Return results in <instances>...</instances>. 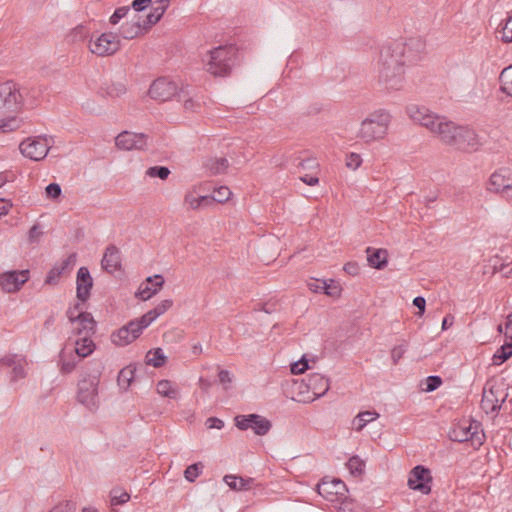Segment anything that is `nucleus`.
Here are the masks:
<instances>
[{"instance_id": "27", "label": "nucleus", "mask_w": 512, "mask_h": 512, "mask_svg": "<svg viewBox=\"0 0 512 512\" xmlns=\"http://www.w3.org/2000/svg\"><path fill=\"white\" fill-rule=\"evenodd\" d=\"M184 202L189 205L190 209L198 210L213 204L215 199L210 195L197 196L194 191H189L184 197Z\"/></svg>"}, {"instance_id": "31", "label": "nucleus", "mask_w": 512, "mask_h": 512, "mask_svg": "<svg viewBox=\"0 0 512 512\" xmlns=\"http://www.w3.org/2000/svg\"><path fill=\"white\" fill-rule=\"evenodd\" d=\"M379 418V413L376 411H364L357 414L353 419V428L356 431H361L368 423Z\"/></svg>"}, {"instance_id": "43", "label": "nucleus", "mask_w": 512, "mask_h": 512, "mask_svg": "<svg viewBox=\"0 0 512 512\" xmlns=\"http://www.w3.org/2000/svg\"><path fill=\"white\" fill-rule=\"evenodd\" d=\"M26 366H27V360L22 357L21 359H19V361L17 362V364H15L11 369H12V373H11V381H18L20 379H23L26 377L27 375V372H26Z\"/></svg>"}, {"instance_id": "55", "label": "nucleus", "mask_w": 512, "mask_h": 512, "mask_svg": "<svg viewBox=\"0 0 512 512\" xmlns=\"http://www.w3.org/2000/svg\"><path fill=\"white\" fill-rule=\"evenodd\" d=\"M22 357L17 354H8L0 359V364L12 368Z\"/></svg>"}, {"instance_id": "26", "label": "nucleus", "mask_w": 512, "mask_h": 512, "mask_svg": "<svg viewBox=\"0 0 512 512\" xmlns=\"http://www.w3.org/2000/svg\"><path fill=\"white\" fill-rule=\"evenodd\" d=\"M367 260L371 267L376 269H383L387 265L388 253L385 249H374L368 247L366 249Z\"/></svg>"}, {"instance_id": "13", "label": "nucleus", "mask_w": 512, "mask_h": 512, "mask_svg": "<svg viewBox=\"0 0 512 512\" xmlns=\"http://www.w3.org/2000/svg\"><path fill=\"white\" fill-rule=\"evenodd\" d=\"M235 425L240 430L252 429L256 435H266L271 427V422L258 414L239 415L235 417Z\"/></svg>"}, {"instance_id": "33", "label": "nucleus", "mask_w": 512, "mask_h": 512, "mask_svg": "<svg viewBox=\"0 0 512 512\" xmlns=\"http://www.w3.org/2000/svg\"><path fill=\"white\" fill-rule=\"evenodd\" d=\"M77 261V254L71 253L66 258H64L60 263L53 266V273L55 276H61L70 272L75 266Z\"/></svg>"}, {"instance_id": "45", "label": "nucleus", "mask_w": 512, "mask_h": 512, "mask_svg": "<svg viewBox=\"0 0 512 512\" xmlns=\"http://www.w3.org/2000/svg\"><path fill=\"white\" fill-rule=\"evenodd\" d=\"M130 495L126 491L120 489H113L111 491V505H122L128 502Z\"/></svg>"}, {"instance_id": "23", "label": "nucleus", "mask_w": 512, "mask_h": 512, "mask_svg": "<svg viewBox=\"0 0 512 512\" xmlns=\"http://www.w3.org/2000/svg\"><path fill=\"white\" fill-rule=\"evenodd\" d=\"M101 265L102 268L109 273H112L121 267V255L116 246L110 245L106 248Z\"/></svg>"}, {"instance_id": "51", "label": "nucleus", "mask_w": 512, "mask_h": 512, "mask_svg": "<svg viewBox=\"0 0 512 512\" xmlns=\"http://www.w3.org/2000/svg\"><path fill=\"white\" fill-rule=\"evenodd\" d=\"M441 384H442L441 377H439V376H428L426 378V387H425L424 390L426 392H432V391L436 390L437 388H439Z\"/></svg>"}, {"instance_id": "1", "label": "nucleus", "mask_w": 512, "mask_h": 512, "mask_svg": "<svg viewBox=\"0 0 512 512\" xmlns=\"http://www.w3.org/2000/svg\"><path fill=\"white\" fill-rule=\"evenodd\" d=\"M426 52V42L420 37L405 41L395 40L384 45L378 60L377 82L387 92L400 91L405 86V66L421 59Z\"/></svg>"}, {"instance_id": "5", "label": "nucleus", "mask_w": 512, "mask_h": 512, "mask_svg": "<svg viewBox=\"0 0 512 512\" xmlns=\"http://www.w3.org/2000/svg\"><path fill=\"white\" fill-rule=\"evenodd\" d=\"M486 191L502 197L511 196L512 192V169L500 167L496 169L486 182Z\"/></svg>"}, {"instance_id": "4", "label": "nucleus", "mask_w": 512, "mask_h": 512, "mask_svg": "<svg viewBox=\"0 0 512 512\" xmlns=\"http://www.w3.org/2000/svg\"><path fill=\"white\" fill-rule=\"evenodd\" d=\"M236 55L237 49L233 45L215 47L203 59L204 67L214 76H227L235 65Z\"/></svg>"}, {"instance_id": "9", "label": "nucleus", "mask_w": 512, "mask_h": 512, "mask_svg": "<svg viewBox=\"0 0 512 512\" xmlns=\"http://www.w3.org/2000/svg\"><path fill=\"white\" fill-rule=\"evenodd\" d=\"M148 325L140 317L132 320L111 335L112 342L117 346H125L137 339Z\"/></svg>"}, {"instance_id": "41", "label": "nucleus", "mask_w": 512, "mask_h": 512, "mask_svg": "<svg viewBox=\"0 0 512 512\" xmlns=\"http://www.w3.org/2000/svg\"><path fill=\"white\" fill-rule=\"evenodd\" d=\"M346 466L353 476H360L364 472L365 469V461L362 460L359 456L351 457Z\"/></svg>"}, {"instance_id": "3", "label": "nucleus", "mask_w": 512, "mask_h": 512, "mask_svg": "<svg viewBox=\"0 0 512 512\" xmlns=\"http://www.w3.org/2000/svg\"><path fill=\"white\" fill-rule=\"evenodd\" d=\"M391 120L392 116L387 110H375L362 120L357 137L365 144L381 141L388 134Z\"/></svg>"}, {"instance_id": "18", "label": "nucleus", "mask_w": 512, "mask_h": 512, "mask_svg": "<svg viewBox=\"0 0 512 512\" xmlns=\"http://www.w3.org/2000/svg\"><path fill=\"white\" fill-rule=\"evenodd\" d=\"M164 282V278L160 274L147 277L139 286L136 297L143 301L150 299L163 287Z\"/></svg>"}, {"instance_id": "42", "label": "nucleus", "mask_w": 512, "mask_h": 512, "mask_svg": "<svg viewBox=\"0 0 512 512\" xmlns=\"http://www.w3.org/2000/svg\"><path fill=\"white\" fill-rule=\"evenodd\" d=\"M88 36V30L83 25H78L72 29L67 35L69 43H78L84 41Z\"/></svg>"}, {"instance_id": "7", "label": "nucleus", "mask_w": 512, "mask_h": 512, "mask_svg": "<svg viewBox=\"0 0 512 512\" xmlns=\"http://www.w3.org/2000/svg\"><path fill=\"white\" fill-rule=\"evenodd\" d=\"M317 492L329 502H341L342 504L347 499L348 490L342 480L333 478L331 480L323 479L317 485Z\"/></svg>"}, {"instance_id": "34", "label": "nucleus", "mask_w": 512, "mask_h": 512, "mask_svg": "<svg viewBox=\"0 0 512 512\" xmlns=\"http://www.w3.org/2000/svg\"><path fill=\"white\" fill-rule=\"evenodd\" d=\"M166 359L167 357L163 350L161 348H156L147 352L145 363L155 368H160L165 364Z\"/></svg>"}, {"instance_id": "60", "label": "nucleus", "mask_w": 512, "mask_h": 512, "mask_svg": "<svg viewBox=\"0 0 512 512\" xmlns=\"http://www.w3.org/2000/svg\"><path fill=\"white\" fill-rule=\"evenodd\" d=\"M205 424L208 429H222L224 427V422L216 417H209Z\"/></svg>"}, {"instance_id": "22", "label": "nucleus", "mask_w": 512, "mask_h": 512, "mask_svg": "<svg viewBox=\"0 0 512 512\" xmlns=\"http://www.w3.org/2000/svg\"><path fill=\"white\" fill-rule=\"evenodd\" d=\"M306 387L313 393L314 399H316L326 394L330 388V383L323 375L313 373L307 377Z\"/></svg>"}, {"instance_id": "57", "label": "nucleus", "mask_w": 512, "mask_h": 512, "mask_svg": "<svg viewBox=\"0 0 512 512\" xmlns=\"http://www.w3.org/2000/svg\"><path fill=\"white\" fill-rule=\"evenodd\" d=\"M75 505L71 502H61L55 505L50 512H75Z\"/></svg>"}, {"instance_id": "38", "label": "nucleus", "mask_w": 512, "mask_h": 512, "mask_svg": "<svg viewBox=\"0 0 512 512\" xmlns=\"http://www.w3.org/2000/svg\"><path fill=\"white\" fill-rule=\"evenodd\" d=\"M142 28L139 22H126L120 28V35L124 39H134L141 33Z\"/></svg>"}, {"instance_id": "12", "label": "nucleus", "mask_w": 512, "mask_h": 512, "mask_svg": "<svg viewBox=\"0 0 512 512\" xmlns=\"http://www.w3.org/2000/svg\"><path fill=\"white\" fill-rule=\"evenodd\" d=\"M77 398L89 410L98 407V381L96 378L88 377L79 381Z\"/></svg>"}, {"instance_id": "54", "label": "nucleus", "mask_w": 512, "mask_h": 512, "mask_svg": "<svg viewBox=\"0 0 512 512\" xmlns=\"http://www.w3.org/2000/svg\"><path fill=\"white\" fill-rule=\"evenodd\" d=\"M362 163V159L359 154L350 153L346 158V165L348 168L356 170Z\"/></svg>"}, {"instance_id": "49", "label": "nucleus", "mask_w": 512, "mask_h": 512, "mask_svg": "<svg viewBox=\"0 0 512 512\" xmlns=\"http://www.w3.org/2000/svg\"><path fill=\"white\" fill-rule=\"evenodd\" d=\"M130 11V8L128 6H122L117 8L114 13L111 15L109 22L112 25H116L119 23L121 19H123L127 13Z\"/></svg>"}, {"instance_id": "62", "label": "nucleus", "mask_w": 512, "mask_h": 512, "mask_svg": "<svg viewBox=\"0 0 512 512\" xmlns=\"http://www.w3.org/2000/svg\"><path fill=\"white\" fill-rule=\"evenodd\" d=\"M218 377L219 382L225 387L232 382V376L228 370H220Z\"/></svg>"}, {"instance_id": "48", "label": "nucleus", "mask_w": 512, "mask_h": 512, "mask_svg": "<svg viewBox=\"0 0 512 512\" xmlns=\"http://www.w3.org/2000/svg\"><path fill=\"white\" fill-rule=\"evenodd\" d=\"M501 33H502L501 38H502L503 42H505V43L512 42V15L506 19V22H505L504 26L502 27Z\"/></svg>"}, {"instance_id": "16", "label": "nucleus", "mask_w": 512, "mask_h": 512, "mask_svg": "<svg viewBox=\"0 0 512 512\" xmlns=\"http://www.w3.org/2000/svg\"><path fill=\"white\" fill-rule=\"evenodd\" d=\"M432 477L430 470L422 465L414 467L408 478V486L410 489L418 490L423 494H428L431 491Z\"/></svg>"}, {"instance_id": "52", "label": "nucleus", "mask_w": 512, "mask_h": 512, "mask_svg": "<svg viewBox=\"0 0 512 512\" xmlns=\"http://www.w3.org/2000/svg\"><path fill=\"white\" fill-rule=\"evenodd\" d=\"M231 191L228 187H220L215 191V196H212L215 199V202H225L227 201L231 196Z\"/></svg>"}, {"instance_id": "10", "label": "nucleus", "mask_w": 512, "mask_h": 512, "mask_svg": "<svg viewBox=\"0 0 512 512\" xmlns=\"http://www.w3.org/2000/svg\"><path fill=\"white\" fill-rule=\"evenodd\" d=\"M180 90L174 81L160 77L152 82L148 94L155 101L165 102L177 97Z\"/></svg>"}, {"instance_id": "30", "label": "nucleus", "mask_w": 512, "mask_h": 512, "mask_svg": "<svg viewBox=\"0 0 512 512\" xmlns=\"http://www.w3.org/2000/svg\"><path fill=\"white\" fill-rule=\"evenodd\" d=\"M94 349L95 344L91 336H82L75 340V353L81 358L91 355Z\"/></svg>"}, {"instance_id": "50", "label": "nucleus", "mask_w": 512, "mask_h": 512, "mask_svg": "<svg viewBox=\"0 0 512 512\" xmlns=\"http://www.w3.org/2000/svg\"><path fill=\"white\" fill-rule=\"evenodd\" d=\"M61 191V187L57 183H50L45 188L46 196L53 200L58 199L60 197Z\"/></svg>"}, {"instance_id": "44", "label": "nucleus", "mask_w": 512, "mask_h": 512, "mask_svg": "<svg viewBox=\"0 0 512 512\" xmlns=\"http://www.w3.org/2000/svg\"><path fill=\"white\" fill-rule=\"evenodd\" d=\"M145 174L151 178L165 180L170 175V170L165 166H152L146 170Z\"/></svg>"}, {"instance_id": "40", "label": "nucleus", "mask_w": 512, "mask_h": 512, "mask_svg": "<svg viewBox=\"0 0 512 512\" xmlns=\"http://www.w3.org/2000/svg\"><path fill=\"white\" fill-rule=\"evenodd\" d=\"M157 392L168 398H176L177 397V389L174 387L173 383L169 380H160L156 385Z\"/></svg>"}, {"instance_id": "47", "label": "nucleus", "mask_w": 512, "mask_h": 512, "mask_svg": "<svg viewBox=\"0 0 512 512\" xmlns=\"http://www.w3.org/2000/svg\"><path fill=\"white\" fill-rule=\"evenodd\" d=\"M20 126V121L14 117L0 120V132L7 133L16 130Z\"/></svg>"}, {"instance_id": "59", "label": "nucleus", "mask_w": 512, "mask_h": 512, "mask_svg": "<svg viewBox=\"0 0 512 512\" xmlns=\"http://www.w3.org/2000/svg\"><path fill=\"white\" fill-rule=\"evenodd\" d=\"M79 312H83L81 307H80V304H76L74 307H71L67 310L66 312V315L69 319V322L71 324L75 323V321L78 320V313Z\"/></svg>"}, {"instance_id": "17", "label": "nucleus", "mask_w": 512, "mask_h": 512, "mask_svg": "<svg viewBox=\"0 0 512 512\" xmlns=\"http://www.w3.org/2000/svg\"><path fill=\"white\" fill-rule=\"evenodd\" d=\"M29 279V270L8 271L0 275V287L8 293L18 291Z\"/></svg>"}, {"instance_id": "20", "label": "nucleus", "mask_w": 512, "mask_h": 512, "mask_svg": "<svg viewBox=\"0 0 512 512\" xmlns=\"http://www.w3.org/2000/svg\"><path fill=\"white\" fill-rule=\"evenodd\" d=\"M72 325V332L75 335L91 336L95 333L96 322L88 312H79L78 320Z\"/></svg>"}, {"instance_id": "64", "label": "nucleus", "mask_w": 512, "mask_h": 512, "mask_svg": "<svg viewBox=\"0 0 512 512\" xmlns=\"http://www.w3.org/2000/svg\"><path fill=\"white\" fill-rule=\"evenodd\" d=\"M152 0H134L131 4L135 11H143Z\"/></svg>"}, {"instance_id": "14", "label": "nucleus", "mask_w": 512, "mask_h": 512, "mask_svg": "<svg viewBox=\"0 0 512 512\" xmlns=\"http://www.w3.org/2000/svg\"><path fill=\"white\" fill-rule=\"evenodd\" d=\"M22 102L16 84L5 82L0 84V114L15 111Z\"/></svg>"}, {"instance_id": "61", "label": "nucleus", "mask_w": 512, "mask_h": 512, "mask_svg": "<svg viewBox=\"0 0 512 512\" xmlns=\"http://www.w3.org/2000/svg\"><path fill=\"white\" fill-rule=\"evenodd\" d=\"M76 367V361L75 358L71 359H62L61 361V371L64 373H70L72 372Z\"/></svg>"}, {"instance_id": "37", "label": "nucleus", "mask_w": 512, "mask_h": 512, "mask_svg": "<svg viewBox=\"0 0 512 512\" xmlns=\"http://www.w3.org/2000/svg\"><path fill=\"white\" fill-rule=\"evenodd\" d=\"M499 80L501 91L512 97V65L502 70Z\"/></svg>"}, {"instance_id": "25", "label": "nucleus", "mask_w": 512, "mask_h": 512, "mask_svg": "<svg viewBox=\"0 0 512 512\" xmlns=\"http://www.w3.org/2000/svg\"><path fill=\"white\" fill-rule=\"evenodd\" d=\"M223 481L231 490L238 492L250 490L254 484V479L252 478H243L233 474L225 475Z\"/></svg>"}, {"instance_id": "35", "label": "nucleus", "mask_w": 512, "mask_h": 512, "mask_svg": "<svg viewBox=\"0 0 512 512\" xmlns=\"http://www.w3.org/2000/svg\"><path fill=\"white\" fill-rule=\"evenodd\" d=\"M229 166V162L226 158H211L205 163V167L210 171L211 174L217 175L226 171Z\"/></svg>"}, {"instance_id": "28", "label": "nucleus", "mask_w": 512, "mask_h": 512, "mask_svg": "<svg viewBox=\"0 0 512 512\" xmlns=\"http://www.w3.org/2000/svg\"><path fill=\"white\" fill-rule=\"evenodd\" d=\"M169 6V0H160L157 2L156 6L152 8V11L147 15L146 21L143 23V28H150L152 25L156 24Z\"/></svg>"}, {"instance_id": "58", "label": "nucleus", "mask_w": 512, "mask_h": 512, "mask_svg": "<svg viewBox=\"0 0 512 512\" xmlns=\"http://www.w3.org/2000/svg\"><path fill=\"white\" fill-rule=\"evenodd\" d=\"M307 368H308V363L304 358H302L300 361L295 362L291 366V372L295 375H298V374L304 373Z\"/></svg>"}, {"instance_id": "19", "label": "nucleus", "mask_w": 512, "mask_h": 512, "mask_svg": "<svg viewBox=\"0 0 512 512\" xmlns=\"http://www.w3.org/2000/svg\"><path fill=\"white\" fill-rule=\"evenodd\" d=\"M76 296L82 303L90 297V291L93 286V279L87 267H80L76 278Z\"/></svg>"}, {"instance_id": "21", "label": "nucleus", "mask_w": 512, "mask_h": 512, "mask_svg": "<svg viewBox=\"0 0 512 512\" xmlns=\"http://www.w3.org/2000/svg\"><path fill=\"white\" fill-rule=\"evenodd\" d=\"M478 424L460 423L455 426L449 433L450 439L455 442H465L474 438L477 434Z\"/></svg>"}, {"instance_id": "29", "label": "nucleus", "mask_w": 512, "mask_h": 512, "mask_svg": "<svg viewBox=\"0 0 512 512\" xmlns=\"http://www.w3.org/2000/svg\"><path fill=\"white\" fill-rule=\"evenodd\" d=\"M173 305V301L171 299H165L156 305L155 308L149 310L147 313L142 315L143 323L148 326L154 322L159 316L164 314L169 308Z\"/></svg>"}, {"instance_id": "11", "label": "nucleus", "mask_w": 512, "mask_h": 512, "mask_svg": "<svg viewBox=\"0 0 512 512\" xmlns=\"http://www.w3.org/2000/svg\"><path fill=\"white\" fill-rule=\"evenodd\" d=\"M19 149L23 156L40 161L46 157L50 149V140L47 137H35L22 141Z\"/></svg>"}, {"instance_id": "46", "label": "nucleus", "mask_w": 512, "mask_h": 512, "mask_svg": "<svg viewBox=\"0 0 512 512\" xmlns=\"http://www.w3.org/2000/svg\"><path fill=\"white\" fill-rule=\"evenodd\" d=\"M203 469L201 463H194L186 468L184 471V477L188 482H194L195 479L200 475Z\"/></svg>"}, {"instance_id": "32", "label": "nucleus", "mask_w": 512, "mask_h": 512, "mask_svg": "<svg viewBox=\"0 0 512 512\" xmlns=\"http://www.w3.org/2000/svg\"><path fill=\"white\" fill-rule=\"evenodd\" d=\"M177 99L178 101L183 102L184 109L189 112H195L201 106L200 100L195 99L193 96H191L190 92L185 89H181L179 91Z\"/></svg>"}, {"instance_id": "63", "label": "nucleus", "mask_w": 512, "mask_h": 512, "mask_svg": "<svg viewBox=\"0 0 512 512\" xmlns=\"http://www.w3.org/2000/svg\"><path fill=\"white\" fill-rule=\"evenodd\" d=\"M300 180L309 186H315L319 182V178L313 174H304L300 176Z\"/></svg>"}, {"instance_id": "24", "label": "nucleus", "mask_w": 512, "mask_h": 512, "mask_svg": "<svg viewBox=\"0 0 512 512\" xmlns=\"http://www.w3.org/2000/svg\"><path fill=\"white\" fill-rule=\"evenodd\" d=\"M127 92V87L124 81H105L100 87V93L110 98H118Z\"/></svg>"}, {"instance_id": "53", "label": "nucleus", "mask_w": 512, "mask_h": 512, "mask_svg": "<svg viewBox=\"0 0 512 512\" xmlns=\"http://www.w3.org/2000/svg\"><path fill=\"white\" fill-rule=\"evenodd\" d=\"M407 345L406 343H402L400 345L395 346L391 351V358L394 364H397L398 361L403 357L406 352Z\"/></svg>"}, {"instance_id": "6", "label": "nucleus", "mask_w": 512, "mask_h": 512, "mask_svg": "<svg viewBox=\"0 0 512 512\" xmlns=\"http://www.w3.org/2000/svg\"><path fill=\"white\" fill-rule=\"evenodd\" d=\"M508 394L495 383H487L483 389L481 407L487 414L498 413Z\"/></svg>"}, {"instance_id": "39", "label": "nucleus", "mask_w": 512, "mask_h": 512, "mask_svg": "<svg viewBox=\"0 0 512 512\" xmlns=\"http://www.w3.org/2000/svg\"><path fill=\"white\" fill-rule=\"evenodd\" d=\"M512 356V343L502 345L493 355V364L501 365Z\"/></svg>"}, {"instance_id": "36", "label": "nucleus", "mask_w": 512, "mask_h": 512, "mask_svg": "<svg viewBox=\"0 0 512 512\" xmlns=\"http://www.w3.org/2000/svg\"><path fill=\"white\" fill-rule=\"evenodd\" d=\"M135 376V369L132 366H127L120 370L117 378L118 386L123 389L127 390Z\"/></svg>"}, {"instance_id": "15", "label": "nucleus", "mask_w": 512, "mask_h": 512, "mask_svg": "<svg viewBox=\"0 0 512 512\" xmlns=\"http://www.w3.org/2000/svg\"><path fill=\"white\" fill-rule=\"evenodd\" d=\"M115 145L124 151L144 150L148 146V135L123 131L115 138Z\"/></svg>"}, {"instance_id": "8", "label": "nucleus", "mask_w": 512, "mask_h": 512, "mask_svg": "<svg viewBox=\"0 0 512 512\" xmlns=\"http://www.w3.org/2000/svg\"><path fill=\"white\" fill-rule=\"evenodd\" d=\"M120 39L117 34L112 32L103 33L95 40H90L88 48L91 53L97 56H110L120 49Z\"/></svg>"}, {"instance_id": "2", "label": "nucleus", "mask_w": 512, "mask_h": 512, "mask_svg": "<svg viewBox=\"0 0 512 512\" xmlns=\"http://www.w3.org/2000/svg\"><path fill=\"white\" fill-rule=\"evenodd\" d=\"M408 117L425 127L444 144L463 151H475L481 145L478 134L470 127L459 125L447 117L417 104L406 107Z\"/></svg>"}, {"instance_id": "56", "label": "nucleus", "mask_w": 512, "mask_h": 512, "mask_svg": "<svg viewBox=\"0 0 512 512\" xmlns=\"http://www.w3.org/2000/svg\"><path fill=\"white\" fill-rule=\"evenodd\" d=\"M309 287L314 292L324 291L328 295H333L334 292L329 291L330 285L326 281H316L315 283L309 284Z\"/></svg>"}]
</instances>
